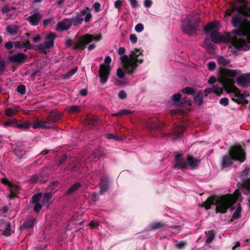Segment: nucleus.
Segmentation results:
<instances>
[{
  "label": "nucleus",
  "instance_id": "f257e3e1",
  "mask_svg": "<svg viewBox=\"0 0 250 250\" xmlns=\"http://www.w3.org/2000/svg\"><path fill=\"white\" fill-rule=\"evenodd\" d=\"M237 199L231 194H226L222 195H213L208 197L201 205L206 210L211 208L212 205H215L216 213H226L228 209L232 208L236 202Z\"/></svg>",
  "mask_w": 250,
  "mask_h": 250
},
{
  "label": "nucleus",
  "instance_id": "f03ea898",
  "mask_svg": "<svg viewBox=\"0 0 250 250\" xmlns=\"http://www.w3.org/2000/svg\"><path fill=\"white\" fill-rule=\"evenodd\" d=\"M232 25L237 29L233 30L232 33L239 36L248 38L250 30V21L235 14L232 18Z\"/></svg>",
  "mask_w": 250,
  "mask_h": 250
},
{
  "label": "nucleus",
  "instance_id": "7ed1b4c3",
  "mask_svg": "<svg viewBox=\"0 0 250 250\" xmlns=\"http://www.w3.org/2000/svg\"><path fill=\"white\" fill-rule=\"evenodd\" d=\"M219 72L221 75L219 79L220 84L226 90H228L234 86V81L233 79L237 75V70L220 67Z\"/></svg>",
  "mask_w": 250,
  "mask_h": 250
},
{
  "label": "nucleus",
  "instance_id": "20e7f679",
  "mask_svg": "<svg viewBox=\"0 0 250 250\" xmlns=\"http://www.w3.org/2000/svg\"><path fill=\"white\" fill-rule=\"evenodd\" d=\"M102 38V36L101 34L95 36L90 34H86L82 36L80 40L74 44L73 49L75 51L79 50L83 51L85 48L87 44L94 41H99Z\"/></svg>",
  "mask_w": 250,
  "mask_h": 250
},
{
  "label": "nucleus",
  "instance_id": "39448f33",
  "mask_svg": "<svg viewBox=\"0 0 250 250\" xmlns=\"http://www.w3.org/2000/svg\"><path fill=\"white\" fill-rule=\"evenodd\" d=\"M201 21L200 19L198 18L195 19L192 23L190 19H188L186 22H182L181 26L182 31L190 36H196L197 35L199 24Z\"/></svg>",
  "mask_w": 250,
  "mask_h": 250
},
{
  "label": "nucleus",
  "instance_id": "423d86ee",
  "mask_svg": "<svg viewBox=\"0 0 250 250\" xmlns=\"http://www.w3.org/2000/svg\"><path fill=\"white\" fill-rule=\"evenodd\" d=\"M143 50L138 48H135L134 50L130 53V59L129 62V64L127 67V69L129 70V74H132L135 69L138 66V63H142L143 59H139V57L142 55Z\"/></svg>",
  "mask_w": 250,
  "mask_h": 250
},
{
  "label": "nucleus",
  "instance_id": "0eeeda50",
  "mask_svg": "<svg viewBox=\"0 0 250 250\" xmlns=\"http://www.w3.org/2000/svg\"><path fill=\"white\" fill-rule=\"evenodd\" d=\"M229 153L233 158V161L244 162L246 158V154L242 146L240 145H234L229 149Z\"/></svg>",
  "mask_w": 250,
  "mask_h": 250
},
{
  "label": "nucleus",
  "instance_id": "6e6552de",
  "mask_svg": "<svg viewBox=\"0 0 250 250\" xmlns=\"http://www.w3.org/2000/svg\"><path fill=\"white\" fill-rule=\"evenodd\" d=\"M235 11H238L239 14H242L245 17H250V5L240 6L237 7L234 4L231 5V7L228 9L226 12V15L230 16L232 13Z\"/></svg>",
  "mask_w": 250,
  "mask_h": 250
},
{
  "label": "nucleus",
  "instance_id": "1a4fd4ad",
  "mask_svg": "<svg viewBox=\"0 0 250 250\" xmlns=\"http://www.w3.org/2000/svg\"><path fill=\"white\" fill-rule=\"evenodd\" d=\"M234 89V97L236 98L235 103L238 104L246 105L249 104V101L246 98L249 97V94L247 91L241 93L240 90L235 86L232 87Z\"/></svg>",
  "mask_w": 250,
  "mask_h": 250
},
{
  "label": "nucleus",
  "instance_id": "9d476101",
  "mask_svg": "<svg viewBox=\"0 0 250 250\" xmlns=\"http://www.w3.org/2000/svg\"><path fill=\"white\" fill-rule=\"evenodd\" d=\"M111 68L109 65L101 64L100 65L99 70V76L100 78V82L102 84L105 83L109 78Z\"/></svg>",
  "mask_w": 250,
  "mask_h": 250
},
{
  "label": "nucleus",
  "instance_id": "9b49d317",
  "mask_svg": "<svg viewBox=\"0 0 250 250\" xmlns=\"http://www.w3.org/2000/svg\"><path fill=\"white\" fill-rule=\"evenodd\" d=\"M9 61L11 63L21 65L25 63L27 60V56L21 52L15 53L8 57Z\"/></svg>",
  "mask_w": 250,
  "mask_h": 250
},
{
  "label": "nucleus",
  "instance_id": "f8f14e48",
  "mask_svg": "<svg viewBox=\"0 0 250 250\" xmlns=\"http://www.w3.org/2000/svg\"><path fill=\"white\" fill-rule=\"evenodd\" d=\"M36 219L33 216H28L23 222L22 225L20 226L21 230L22 231H30L32 229L36 224Z\"/></svg>",
  "mask_w": 250,
  "mask_h": 250
},
{
  "label": "nucleus",
  "instance_id": "ddd939ff",
  "mask_svg": "<svg viewBox=\"0 0 250 250\" xmlns=\"http://www.w3.org/2000/svg\"><path fill=\"white\" fill-rule=\"evenodd\" d=\"M168 228V226L166 222L163 221L159 222H154L149 225L146 229L147 231L156 230L161 229V230H165Z\"/></svg>",
  "mask_w": 250,
  "mask_h": 250
},
{
  "label": "nucleus",
  "instance_id": "4468645a",
  "mask_svg": "<svg viewBox=\"0 0 250 250\" xmlns=\"http://www.w3.org/2000/svg\"><path fill=\"white\" fill-rule=\"evenodd\" d=\"M237 84L239 86L246 87L250 85V73L242 74L237 78Z\"/></svg>",
  "mask_w": 250,
  "mask_h": 250
},
{
  "label": "nucleus",
  "instance_id": "2eb2a0df",
  "mask_svg": "<svg viewBox=\"0 0 250 250\" xmlns=\"http://www.w3.org/2000/svg\"><path fill=\"white\" fill-rule=\"evenodd\" d=\"M0 229L3 231L2 235L8 237L11 234V224L4 219H0Z\"/></svg>",
  "mask_w": 250,
  "mask_h": 250
},
{
  "label": "nucleus",
  "instance_id": "dca6fc26",
  "mask_svg": "<svg viewBox=\"0 0 250 250\" xmlns=\"http://www.w3.org/2000/svg\"><path fill=\"white\" fill-rule=\"evenodd\" d=\"M175 164L174 167L178 169L187 168V161H185V158L183 157L182 153H178L175 156Z\"/></svg>",
  "mask_w": 250,
  "mask_h": 250
},
{
  "label": "nucleus",
  "instance_id": "f3484780",
  "mask_svg": "<svg viewBox=\"0 0 250 250\" xmlns=\"http://www.w3.org/2000/svg\"><path fill=\"white\" fill-rule=\"evenodd\" d=\"M62 116V114L60 113L55 111H51L45 118L46 123H47L48 125L56 123L61 119Z\"/></svg>",
  "mask_w": 250,
  "mask_h": 250
},
{
  "label": "nucleus",
  "instance_id": "a211bd4d",
  "mask_svg": "<svg viewBox=\"0 0 250 250\" xmlns=\"http://www.w3.org/2000/svg\"><path fill=\"white\" fill-rule=\"evenodd\" d=\"M42 18V15L40 13L35 12L30 16L26 18V20L33 26L37 25Z\"/></svg>",
  "mask_w": 250,
  "mask_h": 250
},
{
  "label": "nucleus",
  "instance_id": "6ab92c4d",
  "mask_svg": "<svg viewBox=\"0 0 250 250\" xmlns=\"http://www.w3.org/2000/svg\"><path fill=\"white\" fill-rule=\"evenodd\" d=\"M187 167H190V169H195L199 166L201 160L196 159L191 155H188L186 159Z\"/></svg>",
  "mask_w": 250,
  "mask_h": 250
},
{
  "label": "nucleus",
  "instance_id": "aec40b11",
  "mask_svg": "<svg viewBox=\"0 0 250 250\" xmlns=\"http://www.w3.org/2000/svg\"><path fill=\"white\" fill-rule=\"evenodd\" d=\"M71 26V23L69 19H65L58 22L56 30L58 31H63L68 30Z\"/></svg>",
  "mask_w": 250,
  "mask_h": 250
},
{
  "label": "nucleus",
  "instance_id": "412c9836",
  "mask_svg": "<svg viewBox=\"0 0 250 250\" xmlns=\"http://www.w3.org/2000/svg\"><path fill=\"white\" fill-rule=\"evenodd\" d=\"M233 160L232 157L229 153L224 155L222 160L221 166L223 169L230 167L232 164Z\"/></svg>",
  "mask_w": 250,
  "mask_h": 250
},
{
  "label": "nucleus",
  "instance_id": "4be33fe9",
  "mask_svg": "<svg viewBox=\"0 0 250 250\" xmlns=\"http://www.w3.org/2000/svg\"><path fill=\"white\" fill-rule=\"evenodd\" d=\"M56 38V36L55 33L50 32L45 38V41L44 43L46 47L50 49L54 46V40Z\"/></svg>",
  "mask_w": 250,
  "mask_h": 250
},
{
  "label": "nucleus",
  "instance_id": "5701e85b",
  "mask_svg": "<svg viewBox=\"0 0 250 250\" xmlns=\"http://www.w3.org/2000/svg\"><path fill=\"white\" fill-rule=\"evenodd\" d=\"M211 41L215 43H219L223 41V37L218 31H212L210 34Z\"/></svg>",
  "mask_w": 250,
  "mask_h": 250
},
{
  "label": "nucleus",
  "instance_id": "b1692460",
  "mask_svg": "<svg viewBox=\"0 0 250 250\" xmlns=\"http://www.w3.org/2000/svg\"><path fill=\"white\" fill-rule=\"evenodd\" d=\"M109 179L107 177H103L101 178V194H103L109 188Z\"/></svg>",
  "mask_w": 250,
  "mask_h": 250
},
{
  "label": "nucleus",
  "instance_id": "393cba45",
  "mask_svg": "<svg viewBox=\"0 0 250 250\" xmlns=\"http://www.w3.org/2000/svg\"><path fill=\"white\" fill-rule=\"evenodd\" d=\"M217 27V25L215 22H210L204 27L203 31L207 35L210 34L212 31H216Z\"/></svg>",
  "mask_w": 250,
  "mask_h": 250
},
{
  "label": "nucleus",
  "instance_id": "a878e982",
  "mask_svg": "<svg viewBox=\"0 0 250 250\" xmlns=\"http://www.w3.org/2000/svg\"><path fill=\"white\" fill-rule=\"evenodd\" d=\"M32 126L34 128H50L52 127L51 125H48V124L46 123V119H45L44 121H37L35 122Z\"/></svg>",
  "mask_w": 250,
  "mask_h": 250
},
{
  "label": "nucleus",
  "instance_id": "bb28decb",
  "mask_svg": "<svg viewBox=\"0 0 250 250\" xmlns=\"http://www.w3.org/2000/svg\"><path fill=\"white\" fill-rule=\"evenodd\" d=\"M147 126L152 129H161L162 127L161 123L157 122L156 119L148 121L147 123Z\"/></svg>",
  "mask_w": 250,
  "mask_h": 250
},
{
  "label": "nucleus",
  "instance_id": "cd10ccee",
  "mask_svg": "<svg viewBox=\"0 0 250 250\" xmlns=\"http://www.w3.org/2000/svg\"><path fill=\"white\" fill-rule=\"evenodd\" d=\"M69 20L70 21L71 26L72 25H73L76 26L81 24L83 22V20L81 18V15H77L76 16L72 17L69 19Z\"/></svg>",
  "mask_w": 250,
  "mask_h": 250
},
{
  "label": "nucleus",
  "instance_id": "c85d7f7f",
  "mask_svg": "<svg viewBox=\"0 0 250 250\" xmlns=\"http://www.w3.org/2000/svg\"><path fill=\"white\" fill-rule=\"evenodd\" d=\"M20 106H14V108H8L5 110V115L9 117L15 116L20 109Z\"/></svg>",
  "mask_w": 250,
  "mask_h": 250
},
{
  "label": "nucleus",
  "instance_id": "c756f323",
  "mask_svg": "<svg viewBox=\"0 0 250 250\" xmlns=\"http://www.w3.org/2000/svg\"><path fill=\"white\" fill-rule=\"evenodd\" d=\"M203 94L201 91H199L194 97V101L195 104L201 105L203 102Z\"/></svg>",
  "mask_w": 250,
  "mask_h": 250
},
{
  "label": "nucleus",
  "instance_id": "7c9ffc66",
  "mask_svg": "<svg viewBox=\"0 0 250 250\" xmlns=\"http://www.w3.org/2000/svg\"><path fill=\"white\" fill-rule=\"evenodd\" d=\"M81 187L82 185L80 183H76L74 184L69 188L66 191V194L68 195H70L76 191L78 190Z\"/></svg>",
  "mask_w": 250,
  "mask_h": 250
},
{
  "label": "nucleus",
  "instance_id": "2f4dec72",
  "mask_svg": "<svg viewBox=\"0 0 250 250\" xmlns=\"http://www.w3.org/2000/svg\"><path fill=\"white\" fill-rule=\"evenodd\" d=\"M81 167L80 163L78 162H73L69 164L66 167H65V169H69L71 171H77Z\"/></svg>",
  "mask_w": 250,
  "mask_h": 250
},
{
  "label": "nucleus",
  "instance_id": "473e14b6",
  "mask_svg": "<svg viewBox=\"0 0 250 250\" xmlns=\"http://www.w3.org/2000/svg\"><path fill=\"white\" fill-rule=\"evenodd\" d=\"M17 122V120L16 118H13L6 122H4L2 124V125L4 127H7L9 126H13L16 127Z\"/></svg>",
  "mask_w": 250,
  "mask_h": 250
},
{
  "label": "nucleus",
  "instance_id": "72a5a7b5",
  "mask_svg": "<svg viewBox=\"0 0 250 250\" xmlns=\"http://www.w3.org/2000/svg\"><path fill=\"white\" fill-rule=\"evenodd\" d=\"M31 125L28 122L19 123L17 121L16 127L25 130L28 129Z\"/></svg>",
  "mask_w": 250,
  "mask_h": 250
},
{
  "label": "nucleus",
  "instance_id": "f704fd0d",
  "mask_svg": "<svg viewBox=\"0 0 250 250\" xmlns=\"http://www.w3.org/2000/svg\"><path fill=\"white\" fill-rule=\"evenodd\" d=\"M85 123L90 125L96 126L98 124V120L94 117H88L86 119Z\"/></svg>",
  "mask_w": 250,
  "mask_h": 250
},
{
  "label": "nucleus",
  "instance_id": "c9c22d12",
  "mask_svg": "<svg viewBox=\"0 0 250 250\" xmlns=\"http://www.w3.org/2000/svg\"><path fill=\"white\" fill-rule=\"evenodd\" d=\"M82 106L77 105H73L69 106L68 111L70 113L75 114L80 112Z\"/></svg>",
  "mask_w": 250,
  "mask_h": 250
},
{
  "label": "nucleus",
  "instance_id": "e433bc0d",
  "mask_svg": "<svg viewBox=\"0 0 250 250\" xmlns=\"http://www.w3.org/2000/svg\"><path fill=\"white\" fill-rule=\"evenodd\" d=\"M215 238V233L213 230H210L208 231V233L207 235V239L206 240V243L210 244Z\"/></svg>",
  "mask_w": 250,
  "mask_h": 250
},
{
  "label": "nucleus",
  "instance_id": "4c0bfd02",
  "mask_svg": "<svg viewBox=\"0 0 250 250\" xmlns=\"http://www.w3.org/2000/svg\"><path fill=\"white\" fill-rule=\"evenodd\" d=\"M241 212V207L239 205L237 208L236 209V210L234 212V213H233L232 218L230 221V222H232L233 221V220H235V219L240 218Z\"/></svg>",
  "mask_w": 250,
  "mask_h": 250
},
{
  "label": "nucleus",
  "instance_id": "58836bf2",
  "mask_svg": "<svg viewBox=\"0 0 250 250\" xmlns=\"http://www.w3.org/2000/svg\"><path fill=\"white\" fill-rule=\"evenodd\" d=\"M132 113H133V111H132L129 110L127 109H122L116 113L113 114L112 115V116L114 117L121 116L123 115H127Z\"/></svg>",
  "mask_w": 250,
  "mask_h": 250
},
{
  "label": "nucleus",
  "instance_id": "ea45409f",
  "mask_svg": "<svg viewBox=\"0 0 250 250\" xmlns=\"http://www.w3.org/2000/svg\"><path fill=\"white\" fill-rule=\"evenodd\" d=\"M185 127L184 126H180L176 128L175 135L176 138H179L183 136V133L185 131Z\"/></svg>",
  "mask_w": 250,
  "mask_h": 250
},
{
  "label": "nucleus",
  "instance_id": "a19ab883",
  "mask_svg": "<svg viewBox=\"0 0 250 250\" xmlns=\"http://www.w3.org/2000/svg\"><path fill=\"white\" fill-rule=\"evenodd\" d=\"M103 155L102 152L100 149H97L89 157L90 160L95 161L96 159H99Z\"/></svg>",
  "mask_w": 250,
  "mask_h": 250
},
{
  "label": "nucleus",
  "instance_id": "79ce46f5",
  "mask_svg": "<svg viewBox=\"0 0 250 250\" xmlns=\"http://www.w3.org/2000/svg\"><path fill=\"white\" fill-rule=\"evenodd\" d=\"M52 193L50 192H46L45 193L42 198V203L43 205H45L46 204H48L50 200L52 198Z\"/></svg>",
  "mask_w": 250,
  "mask_h": 250
},
{
  "label": "nucleus",
  "instance_id": "37998d69",
  "mask_svg": "<svg viewBox=\"0 0 250 250\" xmlns=\"http://www.w3.org/2000/svg\"><path fill=\"white\" fill-rule=\"evenodd\" d=\"M78 70V67H75L73 69L69 70L63 75V78L65 79H70L74 74H75Z\"/></svg>",
  "mask_w": 250,
  "mask_h": 250
},
{
  "label": "nucleus",
  "instance_id": "c03bdc74",
  "mask_svg": "<svg viewBox=\"0 0 250 250\" xmlns=\"http://www.w3.org/2000/svg\"><path fill=\"white\" fill-rule=\"evenodd\" d=\"M7 31L11 35H14L18 33V28L16 26L8 25L7 27Z\"/></svg>",
  "mask_w": 250,
  "mask_h": 250
},
{
  "label": "nucleus",
  "instance_id": "a18cd8bd",
  "mask_svg": "<svg viewBox=\"0 0 250 250\" xmlns=\"http://www.w3.org/2000/svg\"><path fill=\"white\" fill-rule=\"evenodd\" d=\"M120 59L123 62H126V64H125V70L129 74V70L127 69V67L129 64L130 59H129L128 57L126 55H123L121 57Z\"/></svg>",
  "mask_w": 250,
  "mask_h": 250
},
{
  "label": "nucleus",
  "instance_id": "49530a36",
  "mask_svg": "<svg viewBox=\"0 0 250 250\" xmlns=\"http://www.w3.org/2000/svg\"><path fill=\"white\" fill-rule=\"evenodd\" d=\"M182 92L188 95H194L196 92L194 88L190 87H187L182 89Z\"/></svg>",
  "mask_w": 250,
  "mask_h": 250
},
{
  "label": "nucleus",
  "instance_id": "de8ad7c7",
  "mask_svg": "<svg viewBox=\"0 0 250 250\" xmlns=\"http://www.w3.org/2000/svg\"><path fill=\"white\" fill-rule=\"evenodd\" d=\"M37 50L40 52L46 54V49H49L48 47H46L45 44L44 42L43 43H40L37 46Z\"/></svg>",
  "mask_w": 250,
  "mask_h": 250
},
{
  "label": "nucleus",
  "instance_id": "09e8293b",
  "mask_svg": "<svg viewBox=\"0 0 250 250\" xmlns=\"http://www.w3.org/2000/svg\"><path fill=\"white\" fill-rule=\"evenodd\" d=\"M218 62L219 64L223 66H226L229 63L230 60L227 59L223 57L219 56L218 58Z\"/></svg>",
  "mask_w": 250,
  "mask_h": 250
},
{
  "label": "nucleus",
  "instance_id": "8fccbe9b",
  "mask_svg": "<svg viewBox=\"0 0 250 250\" xmlns=\"http://www.w3.org/2000/svg\"><path fill=\"white\" fill-rule=\"evenodd\" d=\"M42 196V194L41 193H37L34 194L32 196V202L34 204L39 203L40 200H41Z\"/></svg>",
  "mask_w": 250,
  "mask_h": 250
},
{
  "label": "nucleus",
  "instance_id": "3c124183",
  "mask_svg": "<svg viewBox=\"0 0 250 250\" xmlns=\"http://www.w3.org/2000/svg\"><path fill=\"white\" fill-rule=\"evenodd\" d=\"M222 87L218 86L217 85H213V89L214 90V93L215 94H218V95H220L223 93V89H224L223 86L221 85Z\"/></svg>",
  "mask_w": 250,
  "mask_h": 250
},
{
  "label": "nucleus",
  "instance_id": "603ef678",
  "mask_svg": "<svg viewBox=\"0 0 250 250\" xmlns=\"http://www.w3.org/2000/svg\"><path fill=\"white\" fill-rule=\"evenodd\" d=\"M26 87L23 84H21L17 86V91L23 95L25 93Z\"/></svg>",
  "mask_w": 250,
  "mask_h": 250
},
{
  "label": "nucleus",
  "instance_id": "864d4df0",
  "mask_svg": "<svg viewBox=\"0 0 250 250\" xmlns=\"http://www.w3.org/2000/svg\"><path fill=\"white\" fill-rule=\"evenodd\" d=\"M242 186L248 191H250V178L244 181L242 184Z\"/></svg>",
  "mask_w": 250,
  "mask_h": 250
},
{
  "label": "nucleus",
  "instance_id": "5fc2aeb1",
  "mask_svg": "<svg viewBox=\"0 0 250 250\" xmlns=\"http://www.w3.org/2000/svg\"><path fill=\"white\" fill-rule=\"evenodd\" d=\"M41 178L40 174L34 175L32 176L29 180V181L31 183H36Z\"/></svg>",
  "mask_w": 250,
  "mask_h": 250
},
{
  "label": "nucleus",
  "instance_id": "6e6d98bb",
  "mask_svg": "<svg viewBox=\"0 0 250 250\" xmlns=\"http://www.w3.org/2000/svg\"><path fill=\"white\" fill-rule=\"evenodd\" d=\"M14 45L16 48H23L25 47L24 43L23 42H14Z\"/></svg>",
  "mask_w": 250,
  "mask_h": 250
},
{
  "label": "nucleus",
  "instance_id": "4d7b16f0",
  "mask_svg": "<svg viewBox=\"0 0 250 250\" xmlns=\"http://www.w3.org/2000/svg\"><path fill=\"white\" fill-rule=\"evenodd\" d=\"M105 136L107 139H115L116 140H118V141H120L121 140L120 137L115 136L114 135H113V134H111V133L106 134L105 135Z\"/></svg>",
  "mask_w": 250,
  "mask_h": 250
},
{
  "label": "nucleus",
  "instance_id": "13d9d810",
  "mask_svg": "<svg viewBox=\"0 0 250 250\" xmlns=\"http://www.w3.org/2000/svg\"><path fill=\"white\" fill-rule=\"evenodd\" d=\"M186 245V242L184 241H182L175 244V247L179 250H181L183 249Z\"/></svg>",
  "mask_w": 250,
  "mask_h": 250
},
{
  "label": "nucleus",
  "instance_id": "bf43d9fd",
  "mask_svg": "<svg viewBox=\"0 0 250 250\" xmlns=\"http://www.w3.org/2000/svg\"><path fill=\"white\" fill-rule=\"evenodd\" d=\"M6 68L5 62L4 60L0 61V74H1Z\"/></svg>",
  "mask_w": 250,
  "mask_h": 250
},
{
  "label": "nucleus",
  "instance_id": "052dcab7",
  "mask_svg": "<svg viewBox=\"0 0 250 250\" xmlns=\"http://www.w3.org/2000/svg\"><path fill=\"white\" fill-rule=\"evenodd\" d=\"M219 104L223 106H226L229 104V99L227 98H221L219 101Z\"/></svg>",
  "mask_w": 250,
  "mask_h": 250
},
{
  "label": "nucleus",
  "instance_id": "680f3d73",
  "mask_svg": "<svg viewBox=\"0 0 250 250\" xmlns=\"http://www.w3.org/2000/svg\"><path fill=\"white\" fill-rule=\"evenodd\" d=\"M144 29V25L142 23H138L135 27V30L137 32H141Z\"/></svg>",
  "mask_w": 250,
  "mask_h": 250
},
{
  "label": "nucleus",
  "instance_id": "e2e57ef3",
  "mask_svg": "<svg viewBox=\"0 0 250 250\" xmlns=\"http://www.w3.org/2000/svg\"><path fill=\"white\" fill-rule=\"evenodd\" d=\"M181 94L180 93H177L173 95V101L175 103H178L179 102L181 99Z\"/></svg>",
  "mask_w": 250,
  "mask_h": 250
},
{
  "label": "nucleus",
  "instance_id": "0e129e2a",
  "mask_svg": "<svg viewBox=\"0 0 250 250\" xmlns=\"http://www.w3.org/2000/svg\"><path fill=\"white\" fill-rule=\"evenodd\" d=\"M34 204V210L36 212H39L42 207V204L40 203Z\"/></svg>",
  "mask_w": 250,
  "mask_h": 250
},
{
  "label": "nucleus",
  "instance_id": "69168bd1",
  "mask_svg": "<svg viewBox=\"0 0 250 250\" xmlns=\"http://www.w3.org/2000/svg\"><path fill=\"white\" fill-rule=\"evenodd\" d=\"M118 96L120 99L124 100L126 99L127 95L124 90H121L118 93Z\"/></svg>",
  "mask_w": 250,
  "mask_h": 250
},
{
  "label": "nucleus",
  "instance_id": "338daca9",
  "mask_svg": "<svg viewBox=\"0 0 250 250\" xmlns=\"http://www.w3.org/2000/svg\"><path fill=\"white\" fill-rule=\"evenodd\" d=\"M9 188L10 189V192L17 193L19 189L17 185H15L13 184H12L11 186H10Z\"/></svg>",
  "mask_w": 250,
  "mask_h": 250
},
{
  "label": "nucleus",
  "instance_id": "774afa93",
  "mask_svg": "<svg viewBox=\"0 0 250 250\" xmlns=\"http://www.w3.org/2000/svg\"><path fill=\"white\" fill-rule=\"evenodd\" d=\"M208 69L209 70L213 71L216 67V63L214 62H209L208 64Z\"/></svg>",
  "mask_w": 250,
  "mask_h": 250
}]
</instances>
